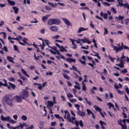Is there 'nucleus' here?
Returning <instances> with one entry per match:
<instances>
[{
    "instance_id": "obj_1",
    "label": "nucleus",
    "mask_w": 129,
    "mask_h": 129,
    "mask_svg": "<svg viewBox=\"0 0 129 129\" xmlns=\"http://www.w3.org/2000/svg\"><path fill=\"white\" fill-rule=\"evenodd\" d=\"M2 101L3 103H4L5 102L8 105L12 106V100L10 98L9 95H7L4 96L2 99Z\"/></svg>"
},
{
    "instance_id": "obj_2",
    "label": "nucleus",
    "mask_w": 129,
    "mask_h": 129,
    "mask_svg": "<svg viewBox=\"0 0 129 129\" xmlns=\"http://www.w3.org/2000/svg\"><path fill=\"white\" fill-rule=\"evenodd\" d=\"M60 23L59 19L57 18L51 19L49 20L48 24L50 25L53 24L58 25Z\"/></svg>"
},
{
    "instance_id": "obj_3",
    "label": "nucleus",
    "mask_w": 129,
    "mask_h": 129,
    "mask_svg": "<svg viewBox=\"0 0 129 129\" xmlns=\"http://www.w3.org/2000/svg\"><path fill=\"white\" fill-rule=\"evenodd\" d=\"M22 94L20 95V96L22 99H24L25 97L27 98L29 96L28 91L26 90L23 89L22 91Z\"/></svg>"
},
{
    "instance_id": "obj_4",
    "label": "nucleus",
    "mask_w": 129,
    "mask_h": 129,
    "mask_svg": "<svg viewBox=\"0 0 129 129\" xmlns=\"http://www.w3.org/2000/svg\"><path fill=\"white\" fill-rule=\"evenodd\" d=\"M50 29L53 31H55L58 29V27L56 26H54L50 27Z\"/></svg>"
},
{
    "instance_id": "obj_5",
    "label": "nucleus",
    "mask_w": 129,
    "mask_h": 129,
    "mask_svg": "<svg viewBox=\"0 0 129 129\" xmlns=\"http://www.w3.org/2000/svg\"><path fill=\"white\" fill-rule=\"evenodd\" d=\"M113 47L114 48L113 50H115L116 53H117L119 51L121 50V48H120L117 47L116 46H113Z\"/></svg>"
},
{
    "instance_id": "obj_6",
    "label": "nucleus",
    "mask_w": 129,
    "mask_h": 129,
    "mask_svg": "<svg viewBox=\"0 0 129 129\" xmlns=\"http://www.w3.org/2000/svg\"><path fill=\"white\" fill-rule=\"evenodd\" d=\"M88 29V28H85L83 27H80L78 29V30L77 31V33H80L82 31L87 30Z\"/></svg>"
},
{
    "instance_id": "obj_7",
    "label": "nucleus",
    "mask_w": 129,
    "mask_h": 129,
    "mask_svg": "<svg viewBox=\"0 0 129 129\" xmlns=\"http://www.w3.org/2000/svg\"><path fill=\"white\" fill-rule=\"evenodd\" d=\"M77 112L78 114L81 116H84L85 115V113L83 111H81L79 110Z\"/></svg>"
},
{
    "instance_id": "obj_8",
    "label": "nucleus",
    "mask_w": 129,
    "mask_h": 129,
    "mask_svg": "<svg viewBox=\"0 0 129 129\" xmlns=\"http://www.w3.org/2000/svg\"><path fill=\"white\" fill-rule=\"evenodd\" d=\"M62 19L64 22V23L68 25H70L71 23L67 19L65 18H62Z\"/></svg>"
},
{
    "instance_id": "obj_9",
    "label": "nucleus",
    "mask_w": 129,
    "mask_h": 129,
    "mask_svg": "<svg viewBox=\"0 0 129 129\" xmlns=\"http://www.w3.org/2000/svg\"><path fill=\"white\" fill-rule=\"evenodd\" d=\"M13 9L14 10V13L15 14H17L18 13L19 9L17 8L16 7H12Z\"/></svg>"
},
{
    "instance_id": "obj_10",
    "label": "nucleus",
    "mask_w": 129,
    "mask_h": 129,
    "mask_svg": "<svg viewBox=\"0 0 129 129\" xmlns=\"http://www.w3.org/2000/svg\"><path fill=\"white\" fill-rule=\"evenodd\" d=\"M15 98L18 102H21L22 101L20 96L19 97L18 96H15Z\"/></svg>"
},
{
    "instance_id": "obj_11",
    "label": "nucleus",
    "mask_w": 129,
    "mask_h": 129,
    "mask_svg": "<svg viewBox=\"0 0 129 129\" xmlns=\"http://www.w3.org/2000/svg\"><path fill=\"white\" fill-rule=\"evenodd\" d=\"M7 58L10 62L14 63H15L14 62L12 59H13V58L10 56H7Z\"/></svg>"
},
{
    "instance_id": "obj_12",
    "label": "nucleus",
    "mask_w": 129,
    "mask_h": 129,
    "mask_svg": "<svg viewBox=\"0 0 129 129\" xmlns=\"http://www.w3.org/2000/svg\"><path fill=\"white\" fill-rule=\"evenodd\" d=\"M66 60L69 63L72 62H75L76 61V60L72 58L67 59H66Z\"/></svg>"
},
{
    "instance_id": "obj_13",
    "label": "nucleus",
    "mask_w": 129,
    "mask_h": 129,
    "mask_svg": "<svg viewBox=\"0 0 129 129\" xmlns=\"http://www.w3.org/2000/svg\"><path fill=\"white\" fill-rule=\"evenodd\" d=\"M50 16V15H47L46 16H44L42 18V20L43 22H45Z\"/></svg>"
},
{
    "instance_id": "obj_14",
    "label": "nucleus",
    "mask_w": 129,
    "mask_h": 129,
    "mask_svg": "<svg viewBox=\"0 0 129 129\" xmlns=\"http://www.w3.org/2000/svg\"><path fill=\"white\" fill-rule=\"evenodd\" d=\"M8 3L11 5L13 6L15 5V2L10 0H7Z\"/></svg>"
},
{
    "instance_id": "obj_15",
    "label": "nucleus",
    "mask_w": 129,
    "mask_h": 129,
    "mask_svg": "<svg viewBox=\"0 0 129 129\" xmlns=\"http://www.w3.org/2000/svg\"><path fill=\"white\" fill-rule=\"evenodd\" d=\"M47 105L50 106L51 107L53 106L54 105V104L53 102L49 101H47Z\"/></svg>"
},
{
    "instance_id": "obj_16",
    "label": "nucleus",
    "mask_w": 129,
    "mask_h": 129,
    "mask_svg": "<svg viewBox=\"0 0 129 129\" xmlns=\"http://www.w3.org/2000/svg\"><path fill=\"white\" fill-rule=\"evenodd\" d=\"M21 119L23 121H26L27 119V117L25 115H23L21 117Z\"/></svg>"
},
{
    "instance_id": "obj_17",
    "label": "nucleus",
    "mask_w": 129,
    "mask_h": 129,
    "mask_svg": "<svg viewBox=\"0 0 129 129\" xmlns=\"http://www.w3.org/2000/svg\"><path fill=\"white\" fill-rule=\"evenodd\" d=\"M8 84H9L10 86L13 89H14L16 87L15 85L10 82H9Z\"/></svg>"
},
{
    "instance_id": "obj_18",
    "label": "nucleus",
    "mask_w": 129,
    "mask_h": 129,
    "mask_svg": "<svg viewBox=\"0 0 129 129\" xmlns=\"http://www.w3.org/2000/svg\"><path fill=\"white\" fill-rule=\"evenodd\" d=\"M21 71L23 72V73L27 77H29V75H28L26 72L24 70H23V69H22L21 70Z\"/></svg>"
},
{
    "instance_id": "obj_19",
    "label": "nucleus",
    "mask_w": 129,
    "mask_h": 129,
    "mask_svg": "<svg viewBox=\"0 0 129 129\" xmlns=\"http://www.w3.org/2000/svg\"><path fill=\"white\" fill-rule=\"evenodd\" d=\"M94 107L95 108L96 110L99 111L100 112L101 111V109L99 107H98L96 105H95Z\"/></svg>"
},
{
    "instance_id": "obj_20",
    "label": "nucleus",
    "mask_w": 129,
    "mask_h": 129,
    "mask_svg": "<svg viewBox=\"0 0 129 129\" xmlns=\"http://www.w3.org/2000/svg\"><path fill=\"white\" fill-rule=\"evenodd\" d=\"M82 84L83 85L82 87V89L84 91H85L86 90V88L85 86V84L83 82H82Z\"/></svg>"
},
{
    "instance_id": "obj_21",
    "label": "nucleus",
    "mask_w": 129,
    "mask_h": 129,
    "mask_svg": "<svg viewBox=\"0 0 129 129\" xmlns=\"http://www.w3.org/2000/svg\"><path fill=\"white\" fill-rule=\"evenodd\" d=\"M10 116H8L6 117L5 121L10 122Z\"/></svg>"
},
{
    "instance_id": "obj_22",
    "label": "nucleus",
    "mask_w": 129,
    "mask_h": 129,
    "mask_svg": "<svg viewBox=\"0 0 129 129\" xmlns=\"http://www.w3.org/2000/svg\"><path fill=\"white\" fill-rule=\"evenodd\" d=\"M64 112L65 114H66V116H67V117L70 116V114L68 111H65Z\"/></svg>"
},
{
    "instance_id": "obj_23",
    "label": "nucleus",
    "mask_w": 129,
    "mask_h": 129,
    "mask_svg": "<svg viewBox=\"0 0 129 129\" xmlns=\"http://www.w3.org/2000/svg\"><path fill=\"white\" fill-rule=\"evenodd\" d=\"M63 75L65 79L68 80L70 79L69 77L66 74H63Z\"/></svg>"
},
{
    "instance_id": "obj_24",
    "label": "nucleus",
    "mask_w": 129,
    "mask_h": 129,
    "mask_svg": "<svg viewBox=\"0 0 129 129\" xmlns=\"http://www.w3.org/2000/svg\"><path fill=\"white\" fill-rule=\"evenodd\" d=\"M99 123L101 124V126L104 125V124H105V125H106V123H105L103 121L101 120H100L99 121Z\"/></svg>"
},
{
    "instance_id": "obj_25",
    "label": "nucleus",
    "mask_w": 129,
    "mask_h": 129,
    "mask_svg": "<svg viewBox=\"0 0 129 129\" xmlns=\"http://www.w3.org/2000/svg\"><path fill=\"white\" fill-rule=\"evenodd\" d=\"M1 120L4 121H5L6 117H4L3 115H1Z\"/></svg>"
},
{
    "instance_id": "obj_26",
    "label": "nucleus",
    "mask_w": 129,
    "mask_h": 129,
    "mask_svg": "<svg viewBox=\"0 0 129 129\" xmlns=\"http://www.w3.org/2000/svg\"><path fill=\"white\" fill-rule=\"evenodd\" d=\"M48 5H50V6H51L53 8H55V6L53 5V4L51 3H50L49 2H48Z\"/></svg>"
},
{
    "instance_id": "obj_27",
    "label": "nucleus",
    "mask_w": 129,
    "mask_h": 129,
    "mask_svg": "<svg viewBox=\"0 0 129 129\" xmlns=\"http://www.w3.org/2000/svg\"><path fill=\"white\" fill-rule=\"evenodd\" d=\"M24 3L25 4L27 3L28 4H30V1L29 0H27L26 1V0H23Z\"/></svg>"
},
{
    "instance_id": "obj_28",
    "label": "nucleus",
    "mask_w": 129,
    "mask_h": 129,
    "mask_svg": "<svg viewBox=\"0 0 129 129\" xmlns=\"http://www.w3.org/2000/svg\"><path fill=\"white\" fill-rule=\"evenodd\" d=\"M87 41V39L85 38H84V39H82L81 40V41H82L83 43H85Z\"/></svg>"
},
{
    "instance_id": "obj_29",
    "label": "nucleus",
    "mask_w": 129,
    "mask_h": 129,
    "mask_svg": "<svg viewBox=\"0 0 129 129\" xmlns=\"http://www.w3.org/2000/svg\"><path fill=\"white\" fill-rule=\"evenodd\" d=\"M69 100L72 103H73L74 102H76L77 101V100H76V99H70Z\"/></svg>"
},
{
    "instance_id": "obj_30",
    "label": "nucleus",
    "mask_w": 129,
    "mask_h": 129,
    "mask_svg": "<svg viewBox=\"0 0 129 129\" xmlns=\"http://www.w3.org/2000/svg\"><path fill=\"white\" fill-rule=\"evenodd\" d=\"M67 95L68 96V98H72L73 97V95L70 93L67 94Z\"/></svg>"
},
{
    "instance_id": "obj_31",
    "label": "nucleus",
    "mask_w": 129,
    "mask_h": 129,
    "mask_svg": "<svg viewBox=\"0 0 129 129\" xmlns=\"http://www.w3.org/2000/svg\"><path fill=\"white\" fill-rule=\"evenodd\" d=\"M116 65L119 67L120 68H122L124 67V65H121V64L120 63L118 64H116Z\"/></svg>"
},
{
    "instance_id": "obj_32",
    "label": "nucleus",
    "mask_w": 129,
    "mask_h": 129,
    "mask_svg": "<svg viewBox=\"0 0 129 129\" xmlns=\"http://www.w3.org/2000/svg\"><path fill=\"white\" fill-rule=\"evenodd\" d=\"M114 86L115 88L116 89V90H117L119 88V87L118 86V85L117 84H114Z\"/></svg>"
},
{
    "instance_id": "obj_33",
    "label": "nucleus",
    "mask_w": 129,
    "mask_h": 129,
    "mask_svg": "<svg viewBox=\"0 0 129 129\" xmlns=\"http://www.w3.org/2000/svg\"><path fill=\"white\" fill-rule=\"evenodd\" d=\"M9 122H11L13 124H15L17 122V121H14L13 119H11Z\"/></svg>"
},
{
    "instance_id": "obj_34",
    "label": "nucleus",
    "mask_w": 129,
    "mask_h": 129,
    "mask_svg": "<svg viewBox=\"0 0 129 129\" xmlns=\"http://www.w3.org/2000/svg\"><path fill=\"white\" fill-rule=\"evenodd\" d=\"M86 111L87 112L88 114L89 115L90 114H91L92 113L91 111L88 109H87Z\"/></svg>"
},
{
    "instance_id": "obj_35",
    "label": "nucleus",
    "mask_w": 129,
    "mask_h": 129,
    "mask_svg": "<svg viewBox=\"0 0 129 129\" xmlns=\"http://www.w3.org/2000/svg\"><path fill=\"white\" fill-rule=\"evenodd\" d=\"M9 80L11 81L14 82L15 81V79L13 77H11L10 78H9Z\"/></svg>"
},
{
    "instance_id": "obj_36",
    "label": "nucleus",
    "mask_w": 129,
    "mask_h": 129,
    "mask_svg": "<svg viewBox=\"0 0 129 129\" xmlns=\"http://www.w3.org/2000/svg\"><path fill=\"white\" fill-rule=\"evenodd\" d=\"M120 72L121 73H122L123 74H124L125 73H126L127 72V71L125 69H124V71L123 70H121Z\"/></svg>"
},
{
    "instance_id": "obj_37",
    "label": "nucleus",
    "mask_w": 129,
    "mask_h": 129,
    "mask_svg": "<svg viewBox=\"0 0 129 129\" xmlns=\"http://www.w3.org/2000/svg\"><path fill=\"white\" fill-rule=\"evenodd\" d=\"M60 49V51L61 52H63L64 51V48L63 46H61L60 47V48H59Z\"/></svg>"
},
{
    "instance_id": "obj_38",
    "label": "nucleus",
    "mask_w": 129,
    "mask_h": 129,
    "mask_svg": "<svg viewBox=\"0 0 129 129\" xmlns=\"http://www.w3.org/2000/svg\"><path fill=\"white\" fill-rule=\"evenodd\" d=\"M107 104V105H109L110 106V107H113L114 106V105L110 102L108 103V104Z\"/></svg>"
},
{
    "instance_id": "obj_39",
    "label": "nucleus",
    "mask_w": 129,
    "mask_h": 129,
    "mask_svg": "<svg viewBox=\"0 0 129 129\" xmlns=\"http://www.w3.org/2000/svg\"><path fill=\"white\" fill-rule=\"evenodd\" d=\"M105 32L104 33V35H105V34H107L108 33V31L107 30V29L106 28H104Z\"/></svg>"
},
{
    "instance_id": "obj_40",
    "label": "nucleus",
    "mask_w": 129,
    "mask_h": 129,
    "mask_svg": "<svg viewBox=\"0 0 129 129\" xmlns=\"http://www.w3.org/2000/svg\"><path fill=\"white\" fill-rule=\"evenodd\" d=\"M124 18V16H121L120 15H119L118 17V20H121L123 19Z\"/></svg>"
},
{
    "instance_id": "obj_41",
    "label": "nucleus",
    "mask_w": 129,
    "mask_h": 129,
    "mask_svg": "<svg viewBox=\"0 0 129 129\" xmlns=\"http://www.w3.org/2000/svg\"><path fill=\"white\" fill-rule=\"evenodd\" d=\"M60 36L59 35H56L55 36H53L52 37V38L53 39H57L59 38Z\"/></svg>"
},
{
    "instance_id": "obj_42",
    "label": "nucleus",
    "mask_w": 129,
    "mask_h": 129,
    "mask_svg": "<svg viewBox=\"0 0 129 129\" xmlns=\"http://www.w3.org/2000/svg\"><path fill=\"white\" fill-rule=\"evenodd\" d=\"M120 64H121V65H124V61L122 59H121L120 60Z\"/></svg>"
},
{
    "instance_id": "obj_43",
    "label": "nucleus",
    "mask_w": 129,
    "mask_h": 129,
    "mask_svg": "<svg viewBox=\"0 0 129 129\" xmlns=\"http://www.w3.org/2000/svg\"><path fill=\"white\" fill-rule=\"evenodd\" d=\"M108 17V15L107 13H105L104 15V18L105 19H106Z\"/></svg>"
},
{
    "instance_id": "obj_44",
    "label": "nucleus",
    "mask_w": 129,
    "mask_h": 129,
    "mask_svg": "<svg viewBox=\"0 0 129 129\" xmlns=\"http://www.w3.org/2000/svg\"><path fill=\"white\" fill-rule=\"evenodd\" d=\"M79 61L83 64L84 65H85L86 64V63L85 61H82L80 59H79Z\"/></svg>"
},
{
    "instance_id": "obj_45",
    "label": "nucleus",
    "mask_w": 129,
    "mask_h": 129,
    "mask_svg": "<svg viewBox=\"0 0 129 129\" xmlns=\"http://www.w3.org/2000/svg\"><path fill=\"white\" fill-rule=\"evenodd\" d=\"M79 122L75 120V124L77 127L79 125Z\"/></svg>"
},
{
    "instance_id": "obj_46",
    "label": "nucleus",
    "mask_w": 129,
    "mask_h": 129,
    "mask_svg": "<svg viewBox=\"0 0 129 129\" xmlns=\"http://www.w3.org/2000/svg\"><path fill=\"white\" fill-rule=\"evenodd\" d=\"M79 124L82 127L83 126V124L82 123V120H81L79 122Z\"/></svg>"
},
{
    "instance_id": "obj_47",
    "label": "nucleus",
    "mask_w": 129,
    "mask_h": 129,
    "mask_svg": "<svg viewBox=\"0 0 129 129\" xmlns=\"http://www.w3.org/2000/svg\"><path fill=\"white\" fill-rule=\"evenodd\" d=\"M121 125L122 127V129H127L126 125H123L122 124H121Z\"/></svg>"
},
{
    "instance_id": "obj_48",
    "label": "nucleus",
    "mask_w": 129,
    "mask_h": 129,
    "mask_svg": "<svg viewBox=\"0 0 129 129\" xmlns=\"http://www.w3.org/2000/svg\"><path fill=\"white\" fill-rule=\"evenodd\" d=\"M13 117L14 119L15 120H17L18 118L17 116L16 115H15L13 116Z\"/></svg>"
},
{
    "instance_id": "obj_49",
    "label": "nucleus",
    "mask_w": 129,
    "mask_h": 129,
    "mask_svg": "<svg viewBox=\"0 0 129 129\" xmlns=\"http://www.w3.org/2000/svg\"><path fill=\"white\" fill-rule=\"evenodd\" d=\"M25 40H27V39H26L25 38H24L22 40V41L24 43H25L27 44H28V43L26 42Z\"/></svg>"
},
{
    "instance_id": "obj_50",
    "label": "nucleus",
    "mask_w": 129,
    "mask_h": 129,
    "mask_svg": "<svg viewBox=\"0 0 129 129\" xmlns=\"http://www.w3.org/2000/svg\"><path fill=\"white\" fill-rule=\"evenodd\" d=\"M4 49L3 50H5L6 52H8V50L7 49V48L6 46H4Z\"/></svg>"
},
{
    "instance_id": "obj_51",
    "label": "nucleus",
    "mask_w": 129,
    "mask_h": 129,
    "mask_svg": "<svg viewBox=\"0 0 129 129\" xmlns=\"http://www.w3.org/2000/svg\"><path fill=\"white\" fill-rule=\"evenodd\" d=\"M54 115H55V116L56 118L59 119L60 117L59 115L58 114H55Z\"/></svg>"
},
{
    "instance_id": "obj_52",
    "label": "nucleus",
    "mask_w": 129,
    "mask_h": 129,
    "mask_svg": "<svg viewBox=\"0 0 129 129\" xmlns=\"http://www.w3.org/2000/svg\"><path fill=\"white\" fill-rule=\"evenodd\" d=\"M108 57H109V58L111 60V61L113 62H114V59L115 58H113L109 56H108Z\"/></svg>"
},
{
    "instance_id": "obj_53",
    "label": "nucleus",
    "mask_w": 129,
    "mask_h": 129,
    "mask_svg": "<svg viewBox=\"0 0 129 129\" xmlns=\"http://www.w3.org/2000/svg\"><path fill=\"white\" fill-rule=\"evenodd\" d=\"M111 10H112L113 13H116L117 12L115 9L113 8H112L111 9Z\"/></svg>"
},
{
    "instance_id": "obj_54",
    "label": "nucleus",
    "mask_w": 129,
    "mask_h": 129,
    "mask_svg": "<svg viewBox=\"0 0 129 129\" xmlns=\"http://www.w3.org/2000/svg\"><path fill=\"white\" fill-rule=\"evenodd\" d=\"M14 50L15 51H18V48L17 46L16 45H14Z\"/></svg>"
},
{
    "instance_id": "obj_55",
    "label": "nucleus",
    "mask_w": 129,
    "mask_h": 129,
    "mask_svg": "<svg viewBox=\"0 0 129 129\" xmlns=\"http://www.w3.org/2000/svg\"><path fill=\"white\" fill-rule=\"evenodd\" d=\"M56 124L55 122H52L51 123V125L52 126H54Z\"/></svg>"
},
{
    "instance_id": "obj_56",
    "label": "nucleus",
    "mask_w": 129,
    "mask_h": 129,
    "mask_svg": "<svg viewBox=\"0 0 129 129\" xmlns=\"http://www.w3.org/2000/svg\"><path fill=\"white\" fill-rule=\"evenodd\" d=\"M17 81L18 82H20V85H22V84H23L22 82V81L21 80H20L19 79H18L17 80Z\"/></svg>"
},
{
    "instance_id": "obj_57",
    "label": "nucleus",
    "mask_w": 129,
    "mask_h": 129,
    "mask_svg": "<svg viewBox=\"0 0 129 129\" xmlns=\"http://www.w3.org/2000/svg\"><path fill=\"white\" fill-rule=\"evenodd\" d=\"M117 92L119 94H121L122 93V94H123V92L122 91H121L120 90H118V89L117 90Z\"/></svg>"
},
{
    "instance_id": "obj_58",
    "label": "nucleus",
    "mask_w": 129,
    "mask_h": 129,
    "mask_svg": "<svg viewBox=\"0 0 129 129\" xmlns=\"http://www.w3.org/2000/svg\"><path fill=\"white\" fill-rule=\"evenodd\" d=\"M125 91L127 94H129V90L128 88H126L125 89Z\"/></svg>"
},
{
    "instance_id": "obj_59",
    "label": "nucleus",
    "mask_w": 129,
    "mask_h": 129,
    "mask_svg": "<svg viewBox=\"0 0 129 129\" xmlns=\"http://www.w3.org/2000/svg\"><path fill=\"white\" fill-rule=\"evenodd\" d=\"M24 29L23 27L20 26L17 28V29L19 30H21Z\"/></svg>"
},
{
    "instance_id": "obj_60",
    "label": "nucleus",
    "mask_w": 129,
    "mask_h": 129,
    "mask_svg": "<svg viewBox=\"0 0 129 129\" xmlns=\"http://www.w3.org/2000/svg\"><path fill=\"white\" fill-rule=\"evenodd\" d=\"M34 127L33 125H31L30 127H29L28 128H27L26 129H33Z\"/></svg>"
},
{
    "instance_id": "obj_61",
    "label": "nucleus",
    "mask_w": 129,
    "mask_h": 129,
    "mask_svg": "<svg viewBox=\"0 0 129 129\" xmlns=\"http://www.w3.org/2000/svg\"><path fill=\"white\" fill-rule=\"evenodd\" d=\"M5 4H0V7L1 8H3L5 6Z\"/></svg>"
},
{
    "instance_id": "obj_62",
    "label": "nucleus",
    "mask_w": 129,
    "mask_h": 129,
    "mask_svg": "<svg viewBox=\"0 0 129 129\" xmlns=\"http://www.w3.org/2000/svg\"><path fill=\"white\" fill-rule=\"evenodd\" d=\"M74 87L75 88H77L79 90H80L81 89V87L79 86H78L76 85H75Z\"/></svg>"
},
{
    "instance_id": "obj_63",
    "label": "nucleus",
    "mask_w": 129,
    "mask_h": 129,
    "mask_svg": "<svg viewBox=\"0 0 129 129\" xmlns=\"http://www.w3.org/2000/svg\"><path fill=\"white\" fill-rule=\"evenodd\" d=\"M40 31L41 33L44 34L45 31V30L44 29H42Z\"/></svg>"
},
{
    "instance_id": "obj_64",
    "label": "nucleus",
    "mask_w": 129,
    "mask_h": 129,
    "mask_svg": "<svg viewBox=\"0 0 129 129\" xmlns=\"http://www.w3.org/2000/svg\"><path fill=\"white\" fill-rule=\"evenodd\" d=\"M72 67L73 69V70H74L75 71H76L77 70V68L75 67L73 65L72 66Z\"/></svg>"
}]
</instances>
